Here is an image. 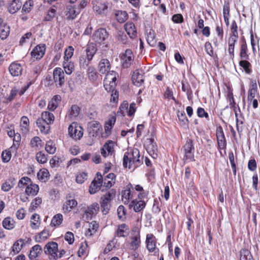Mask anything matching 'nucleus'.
<instances>
[{"label": "nucleus", "mask_w": 260, "mask_h": 260, "mask_svg": "<svg viewBox=\"0 0 260 260\" xmlns=\"http://www.w3.org/2000/svg\"><path fill=\"white\" fill-rule=\"evenodd\" d=\"M40 216L38 214L35 213L34 214L31 218H30V227L32 229H37L39 228L40 221Z\"/></svg>", "instance_id": "8fccbe9b"}, {"label": "nucleus", "mask_w": 260, "mask_h": 260, "mask_svg": "<svg viewBox=\"0 0 260 260\" xmlns=\"http://www.w3.org/2000/svg\"><path fill=\"white\" fill-rule=\"evenodd\" d=\"M140 152L138 149H130L125 152L123 157V166L126 168H136L142 163L140 159Z\"/></svg>", "instance_id": "7ed1b4c3"}, {"label": "nucleus", "mask_w": 260, "mask_h": 260, "mask_svg": "<svg viewBox=\"0 0 260 260\" xmlns=\"http://www.w3.org/2000/svg\"><path fill=\"white\" fill-rule=\"evenodd\" d=\"M46 51V45L44 44H40L37 45L31 51L30 54L32 58L37 60L41 59L44 56Z\"/></svg>", "instance_id": "6ab92c4d"}, {"label": "nucleus", "mask_w": 260, "mask_h": 260, "mask_svg": "<svg viewBox=\"0 0 260 260\" xmlns=\"http://www.w3.org/2000/svg\"><path fill=\"white\" fill-rule=\"evenodd\" d=\"M216 137L217 144L220 149H223L226 147V140L222 127L219 126L217 128Z\"/></svg>", "instance_id": "b1692460"}, {"label": "nucleus", "mask_w": 260, "mask_h": 260, "mask_svg": "<svg viewBox=\"0 0 260 260\" xmlns=\"http://www.w3.org/2000/svg\"><path fill=\"white\" fill-rule=\"evenodd\" d=\"M99 205L95 203L88 207L85 212V215L87 219H91L93 215H95L99 210Z\"/></svg>", "instance_id": "c756f323"}, {"label": "nucleus", "mask_w": 260, "mask_h": 260, "mask_svg": "<svg viewBox=\"0 0 260 260\" xmlns=\"http://www.w3.org/2000/svg\"><path fill=\"white\" fill-rule=\"evenodd\" d=\"M80 13V9L71 4L67 5L64 9V14L67 19L74 20Z\"/></svg>", "instance_id": "4468645a"}, {"label": "nucleus", "mask_w": 260, "mask_h": 260, "mask_svg": "<svg viewBox=\"0 0 260 260\" xmlns=\"http://www.w3.org/2000/svg\"><path fill=\"white\" fill-rule=\"evenodd\" d=\"M99 173L96 174V177L91 182L89 186V192L90 194H94L100 190L103 184V177Z\"/></svg>", "instance_id": "dca6fc26"}, {"label": "nucleus", "mask_w": 260, "mask_h": 260, "mask_svg": "<svg viewBox=\"0 0 260 260\" xmlns=\"http://www.w3.org/2000/svg\"><path fill=\"white\" fill-rule=\"evenodd\" d=\"M30 145L31 147L36 149H41L43 147L42 141L40 137L36 136L30 141Z\"/></svg>", "instance_id": "09e8293b"}, {"label": "nucleus", "mask_w": 260, "mask_h": 260, "mask_svg": "<svg viewBox=\"0 0 260 260\" xmlns=\"http://www.w3.org/2000/svg\"><path fill=\"white\" fill-rule=\"evenodd\" d=\"M146 149L149 155L153 158L157 156V146L153 139H150L147 140Z\"/></svg>", "instance_id": "4be33fe9"}, {"label": "nucleus", "mask_w": 260, "mask_h": 260, "mask_svg": "<svg viewBox=\"0 0 260 260\" xmlns=\"http://www.w3.org/2000/svg\"><path fill=\"white\" fill-rule=\"evenodd\" d=\"M21 129L23 134H27L29 131V120L27 117L23 116L20 120Z\"/></svg>", "instance_id": "37998d69"}, {"label": "nucleus", "mask_w": 260, "mask_h": 260, "mask_svg": "<svg viewBox=\"0 0 260 260\" xmlns=\"http://www.w3.org/2000/svg\"><path fill=\"white\" fill-rule=\"evenodd\" d=\"M61 98L59 95H55L53 96L49 102L48 109L50 111L55 110L58 106V103L61 101Z\"/></svg>", "instance_id": "e433bc0d"}, {"label": "nucleus", "mask_w": 260, "mask_h": 260, "mask_svg": "<svg viewBox=\"0 0 260 260\" xmlns=\"http://www.w3.org/2000/svg\"><path fill=\"white\" fill-rule=\"evenodd\" d=\"M77 202L75 199L67 200L63 206V212L65 213L70 212L77 206Z\"/></svg>", "instance_id": "f704fd0d"}, {"label": "nucleus", "mask_w": 260, "mask_h": 260, "mask_svg": "<svg viewBox=\"0 0 260 260\" xmlns=\"http://www.w3.org/2000/svg\"><path fill=\"white\" fill-rule=\"evenodd\" d=\"M99 228L98 223L95 221H92L89 224V228L87 231L86 232L85 235L86 236L90 237L93 235L96 232Z\"/></svg>", "instance_id": "49530a36"}, {"label": "nucleus", "mask_w": 260, "mask_h": 260, "mask_svg": "<svg viewBox=\"0 0 260 260\" xmlns=\"http://www.w3.org/2000/svg\"><path fill=\"white\" fill-rule=\"evenodd\" d=\"M74 52V48L72 46H68L64 50L63 60H70Z\"/></svg>", "instance_id": "052dcab7"}, {"label": "nucleus", "mask_w": 260, "mask_h": 260, "mask_svg": "<svg viewBox=\"0 0 260 260\" xmlns=\"http://www.w3.org/2000/svg\"><path fill=\"white\" fill-rule=\"evenodd\" d=\"M129 232L128 226L125 223L118 225L115 232V237L125 238L127 236Z\"/></svg>", "instance_id": "bb28decb"}, {"label": "nucleus", "mask_w": 260, "mask_h": 260, "mask_svg": "<svg viewBox=\"0 0 260 260\" xmlns=\"http://www.w3.org/2000/svg\"><path fill=\"white\" fill-rule=\"evenodd\" d=\"M42 250L40 245L37 244L34 246L30 249L28 257L30 259L36 258L40 254Z\"/></svg>", "instance_id": "a19ab883"}, {"label": "nucleus", "mask_w": 260, "mask_h": 260, "mask_svg": "<svg viewBox=\"0 0 260 260\" xmlns=\"http://www.w3.org/2000/svg\"><path fill=\"white\" fill-rule=\"evenodd\" d=\"M63 216L61 213L55 215L52 218L50 225L51 227L59 226L63 221Z\"/></svg>", "instance_id": "c03bdc74"}, {"label": "nucleus", "mask_w": 260, "mask_h": 260, "mask_svg": "<svg viewBox=\"0 0 260 260\" xmlns=\"http://www.w3.org/2000/svg\"><path fill=\"white\" fill-rule=\"evenodd\" d=\"M130 246L132 250H137L140 246V232L139 230H133L131 236Z\"/></svg>", "instance_id": "a211bd4d"}, {"label": "nucleus", "mask_w": 260, "mask_h": 260, "mask_svg": "<svg viewBox=\"0 0 260 260\" xmlns=\"http://www.w3.org/2000/svg\"><path fill=\"white\" fill-rule=\"evenodd\" d=\"M39 190V187L36 184L30 183L26 187L25 193L28 196H34L36 195Z\"/></svg>", "instance_id": "79ce46f5"}, {"label": "nucleus", "mask_w": 260, "mask_h": 260, "mask_svg": "<svg viewBox=\"0 0 260 260\" xmlns=\"http://www.w3.org/2000/svg\"><path fill=\"white\" fill-rule=\"evenodd\" d=\"M36 159L39 163L45 164L47 161V156L43 151H39L36 155Z\"/></svg>", "instance_id": "69168bd1"}, {"label": "nucleus", "mask_w": 260, "mask_h": 260, "mask_svg": "<svg viewBox=\"0 0 260 260\" xmlns=\"http://www.w3.org/2000/svg\"><path fill=\"white\" fill-rule=\"evenodd\" d=\"M178 117L180 124L184 127L187 126L189 121L187 118L184 112L179 113L178 114Z\"/></svg>", "instance_id": "774afa93"}, {"label": "nucleus", "mask_w": 260, "mask_h": 260, "mask_svg": "<svg viewBox=\"0 0 260 260\" xmlns=\"http://www.w3.org/2000/svg\"><path fill=\"white\" fill-rule=\"evenodd\" d=\"M38 120H43L45 122L51 124L54 120V116L52 113L44 111L41 114V118H38Z\"/></svg>", "instance_id": "ea45409f"}, {"label": "nucleus", "mask_w": 260, "mask_h": 260, "mask_svg": "<svg viewBox=\"0 0 260 260\" xmlns=\"http://www.w3.org/2000/svg\"><path fill=\"white\" fill-rule=\"evenodd\" d=\"M44 252L48 254L50 259L56 260L61 257V253L58 254V244L54 242H48L44 247Z\"/></svg>", "instance_id": "0eeeda50"}, {"label": "nucleus", "mask_w": 260, "mask_h": 260, "mask_svg": "<svg viewBox=\"0 0 260 260\" xmlns=\"http://www.w3.org/2000/svg\"><path fill=\"white\" fill-rule=\"evenodd\" d=\"M116 191L111 189L101 197L100 199V205L101 210L103 214H107L111 207V201L115 197Z\"/></svg>", "instance_id": "20e7f679"}, {"label": "nucleus", "mask_w": 260, "mask_h": 260, "mask_svg": "<svg viewBox=\"0 0 260 260\" xmlns=\"http://www.w3.org/2000/svg\"><path fill=\"white\" fill-rule=\"evenodd\" d=\"M10 34V27L5 24L0 27V38L2 40L6 39Z\"/></svg>", "instance_id": "4d7b16f0"}, {"label": "nucleus", "mask_w": 260, "mask_h": 260, "mask_svg": "<svg viewBox=\"0 0 260 260\" xmlns=\"http://www.w3.org/2000/svg\"><path fill=\"white\" fill-rule=\"evenodd\" d=\"M129 206L133 207L134 210L136 212H139L142 211L146 206V202L144 200H133Z\"/></svg>", "instance_id": "cd10ccee"}, {"label": "nucleus", "mask_w": 260, "mask_h": 260, "mask_svg": "<svg viewBox=\"0 0 260 260\" xmlns=\"http://www.w3.org/2000/svg\"><path fill=\"white\" fill-rule=\"evenodd\" d=\"M87 173L84 171H79L76 174V181L77 183L82 184L87 180Z\"/></svg>", "instance_id": "5fc2aeb1"}, {"label": "nucleus", "mask_w": 260, "mask_h": 260, "mask_svg": "<svg viewBox=\"0 0 260 260\" xmlns=\"http://www.w3.org/2000/svg\"><path fill=\"white\" fill-rule=\"evenodd\" d=\"M45 150L49 154H53L56 151V147L54 143L51 141L49 140L47 141L45 146Z\"/></svg>", "instance_id": "680f3d73"}, {"label": "nucleus", "mask_w": 260, "mask_h": 260, "mask_svg": "<svg viewBox=\"0 0 260 260\" xmlns=\"http://www.w3.org/2000/svg\"><path fill=\"white\" fill-rule=\"evenodd\" d=\"M239 56L241 59H249L248 49L244 37L241 38L240 41Z\"/></svg>", "instance_id": "412c9836"}, {"label": "nucleus", "mask_w": 260, "mask_h": 260, "mask_svg": "<svg viewBox=\"0 0 260 260\" xmlns=\"http://www.w3.org/2000/svg\"><path fill=\"white\" fill-rule=\"evenodd\" d=\"M132 81L134 84L137 86H140L144 82V73L142 70H135L132 75Z\"/></svg>", "instance_id": "393cba45"}, {"label": "nucleus", "mask_w": 260, "mask_h": 260, "mask_svg": "<svg viewBox=\"0 0 260 260\" xmlns=\"http://www.w3.org/2000/svg\"><path fill=\"white\" fill-rule=\"evenodd\" d=\"M87 73L89 79L91 81H94L98 78L96 71L92 66H89L87 68Z\"/></svg>", "instance_id": "603ef678"}, {"label": "nucleus", "mask_w": 260, "mask_h": 260, "mask_svg": "<svg viewBox=\"0 0 260 260\" xmlns=\"http://www.w3.org/2000/svg\"><path fill=\"white\" fill-rule=\"evenodd\" d=\"M99 72L102 74H106V75L112 71L111 69V64L108 59L106 58L102 59L99 63Z\"/></svg>", "instance_id": "a878e982"}, {"label": "nucleus", "mask_w": 260, "mask_h": 260, "mask_svg": "<svg viewBox=\"0 0 260 260\" xmlns=\"http://www.w3.org/2000/svg\"><path fill=\"white\" fill-rule=\"evenodd\" d=\"M240 260H252V255L250 251L246 249H242L240 252Z\"/></svg>", "instance_id": "bf43d9fd"}, {"label": "nucleus", "mask_w": 260, "mask_h": 260, "mask_svg": "<svg viewBox=\"0 0 260 260\" xmlns=\"http://www.w3.org/2000/svg\"><path fill=\"white\" fill-rule=\"evenodd\" d=\"M228 98L229 101V105L231 108H232L235 114L236 121V128L238 133L240 132L238 124H243L244 122V116H243L240 108L238 105H236L235 102L234 98L232 93L228 94Z\"/></svg>", "instance_id": "39448f33"}, {"label": "nucleus", "mask_w": 260, "mask_h": 260, "mask_svg": "<svg viewBox=\"0 0 260 260\" xmlns=\"http://www.w3.org/2000/svg\"><path fill=\"white\" fill-rule=\"evenodd\" d=\"M9 70L13 76H18L22 73V67L20 63L13 62L10 64Z\"/></svg>", "instance_id": "473e14b6"}, {"label": "nucleus", "mask_w": 260, "mask_h": 260, "mask_svg": "<svg viewBox=\"0 0 260 260\" xmlns=\"http://www.w3.org/2000/svg\"><path fill=\"white\" fill-rule=\"evenodd\" d=\"M62 67L67 75H71L75 70L74 62L71 60H63Z\"/></svg>", "instance_id": "4c0bfd02"}, {"label": "nucleus", "mask_w": 260, "mask_h": 260, "mask_svg": "<svg viewBox=\"0 0 260 260\" xmlns=\"http://www.w3.org/2000/svg\"><path fill=\"white\" fill-rule=\"evenodd\" d=\"M109 34L106 29L100 28L93 34L92 39L98 44H104L105 41L108 38Z\"/></svg>", "instance_id": "9d476101"}, {"label": "nucleus", "mask_w": 260, "mask_h": 260, "mask_svg": "<svg viewBox=\"0 0 260 260\" xmlns=\"http://www.w3.org/2000/svg\"><path fill=\"white\" fill-rule=\"evenodd\" d=\"M42 198L40 197H37L34 199L31 204L29 208V211L32 212L35 211L42 203Z\"/></svg>", "instance_id": "0e129e2a"}, {"label": "nucleus", "mask_w": 260, "mask_h": 260, "mask_svg": "<svg viewBox=\"0 0 260 260\" xmlns=\"http://www.w3.org/2000/svg\"><path fill=\"white\" fill-rule=\"evenodd\" d=\"M30 241L31 239L27 237H25L24 239L20 238L18 239L13 244L11 252H13V254L18 253L22 248L26 244H29Z\"/></svg>", "instance_id": "f3484780"}, {"label": "nucleus", "mask_w": 260, "mask_h": 260, "mask_svg": "<svg viewBox=\"0 0 260 260\" xmlns=\"http://www.w3.org/2000/svg\"><path fill=\"white\" fill-rule=\"evenodd\" d=\"M53 80L56 86L61 87L65 83L64 73L61 68H55L53 72Z\"/></svg>", "instance_id": "ddd939ff"}, {"label": "nucleus", "mask_w": 260, "mask_h": 260, "mask_svg": "<svg viewBox=\"0 0 260 260\" xmlns=\"http://www.w3.org/2000/svg\"><path fill=\"white\" fill-rule=\"evenodd\" d=\"M56 7L52 6L50 7L47 11L44 16V21H51L55 17L56 14Z\"/></svg>", "instance_id": "58836bf2"}, {"label": "nucleus", "mask_w": 260, "mask_h": 260, "mask_svg": "<svg viewBox=\"0 0 260 260\" xmlns=\"http://www.w3.org/2000/svg\"><path fill=\"white\" fill-rule=\"evenodd\" d=\"M50 232L48 230L44 229L36 237V241L37 242L44 241L50 237Z\"/></svg>", "instance_id": "de8ad7c7"}, {"label": "nucleus", "mask_w": 260, "mask_h": 260, "mask_svg": "<svg viewBox=\"0 0 260 260\" xmlns=\"http://www.w3.org/2000/svg\"><path fill=\"white\" fill-rule=\"evenodd\" d=\"M124 28L127 35L132 39L136 37L137 31L135 24L132 22H127L124 25Z\"/></svg>", "instance_id": "c85d7f7f"}, {"label": "nucleus", "mask_w": 260, "mask_h": 260, "mask_svg": "<svg viewBox=\"0 0 260 260\" xmlns=\"http://www.w3.org/2000/svg\"><path fill=\"white\" fill-rule=\"evenodd\" d=\"M147 41L148 43L152 46L155 45L156 43L155 35L154 31L152 29H149L146 31Z\"/></svg>", "instance_id": "a18cd8bd"}, {"label": "nucleus", "mask_w": 260, "mask_h": 260, "mask_svg": "<svg viewBox=\"0 0 260 260\" xmlns=\"http://www.w3.org/2000/svg\"><path fill=\"white\" fill-rule=\"evenodd\" d=\"M98 51L96 45L93 43H88L78 58L79 65L81 69H86L89 64Z\"/></svg>", "instance_id": "f03ea898"}, {"label": "nucleus", "mask_w": 260, "mask_h": 260, "mask_svg": "<svg viewBox=\"0 0 260 260\" xmlns=\"http://www.w3.org/2000/svg\"><path fill=\"white\" fill-rule=\"evenodd\" d=\"M156 239L152 234L146 235V248L149 252H154V255L158 254L159 249L156 247Z\"/></svg>", "instance_id": "f8f14e48"}, {"label": "nucleus", "mask_w": 260, "mask_h": 260, "mask_svg": "<svg viewBox=\"0 0 260 260\" xmlns=\"http://www.w3.org/2000/svg\"><path fill=\"white\" fill-rule=\"evenodd\" d=\"M120 62L123 68H129L134 59V55L131 49H126L120 56Z\"/></svg>", "instance_id": "1a4fd4ad"}, {"label": "nucleus", "mask_w": 260, "mask_h": 260, "mask_svg": "<svg viewBox=\"0 0 260 260\" xmlns=\"http://www.w3.org/2000/svg\"><path fill=\"white\" fill-rule=\"evenodd\" d=\"M116 118L115 116H112L109 117L108 120L105 122L104 125V129L106 134L107 136L111 134L112 129L116 122Z\"/></svg>", "instance_id": "7c9ffc66"}, {"label": "nucleus", "mask_w": 260, "mask_h": 260, "mask_svg": "<svg viewBox=\"0 0 260 260\" xmlns=\"http://www.w3.org/2000/svg\"><path fill=\"white\" fill-rule=\"evenodd\" d=\"M249 59H241L239 62V66L242 67L247 74H250L251 72L250 69L251 64L248 61Z\"/></svg>", "instance_id": "13d9d810"}, {"label": "nucleus", "mask_w": 260, "mask_h": 260, "mask_svg": "<svg viewBox=\"0 0 260 260\" xmlns=\"http://www.w3.org/2000/svg\"><path fill=\"white\" fill-rule=\"evenodd\" d=\"M49 177V173L47 169H43L39 171L37 174V177L40 181L46 182Z\"/></svg>", "instance_id": "3c124183"}, {"label": "nucleus", "mask_w": 260, "mask_h": 260, "mask_svg": "<svg viewBox=\"0 0 260 260\" xmlns=\"http://www.w3.org/2000/svg\"><path fill=\"white\" fill-rule=\"evenodd\" d=\"M117 213L118 219L123 221L126 218V210L122 205H120L117 209Z\"/></svg>", "instance_id": "864d4df0"}, {"label": "nucleus", "mask_w": 260, "mask_h": 260, "mask_svg": "<svg viewBox=\"0 0 260 260\" xmlns=\"http://www.w3.org/2000/svg\"><path fill=\"white\" fill-rule=\"evenodd\" d=\"M42 70L41 66L38 64L34 67L28 74L27 81L30 82L31 84H33L36 82L38 75L40 74Z\"/></svg>", "instance_id": "5701e85b"}, {"label": "nucleus", "mask_w": 260, "mask_h": 260, "mask_svg": "<svg viewBox=\"0 0 260 260\" xmlns=\"http://www.w3.org/2000/svg\"><path fill=\"white\" fill-rule=\"evenodd\" d=\"M257 86L255 80H252L250 85V87L248 91V102L255 98L257 94Z\"/></svg>", "instance_id": "72a5a7b5"}, {"label": "nucleus", "mask_w": 260, "mask_h": 260, "mask_svg": "<svg viewBox=\"0 0 260 260\" xmlns=\"http://www.w3.org/2000/svg\"><path fill=\"white\" fill-rule=\"evenodd\" d=\"M184 162L193 161L194 159V147L192 140L188 139L182 149Z\"/></svg>", "instance_id": "423d86ee"}, {"label": "nucleus", "mask_w": 260, "mask_h": 260, "mask_svg": "<svg viewBox=\"0 0 260 260\" xmlns=\"http://www.w3.org/2000/svg\"><path fill=\"white\" fill-rule=\"evenodd\" d=\"M128 104L127 102L124 101L120 106L117 113L122 116H125L127 114Z\"/></svg>", "instance_id": "e2e57ef3"}, {"label": "nucleus", "mask_w": 260, "mask_h": 260, "mask_svg": "<svg viewBox=\"0 0 260 260\" xmlns=\"http://www.w3.org/2000/svg\"><path fill=\"white\" fill-rule=\"evenodd\" d=\"M22 3L19 0H12L8 7V11L11 14H14L20 10Z\"/></svg>", "instance_id": "2f4dec72"}, {"label": "nucleus", "mask_w": 260, "mask_h": 260, "mask_svg": "<svg viewBox=\"0 0 260 260\" xmlns=\"http://www.w3.org/2000/svg\"><path fill=\"white\" fill-rule=\"evenodd\" d=\"M114 151V142L112 140H108L101 149V153L104 157L112 156Z\"/></svg>", "instance_id": "2eb2a0df"}, {"label": "nucleus", "mask_w": 260, "mask_h": 260, "mask_svg": "<svg viewBox=\"0 0 260 260\" xmlns=\"http://www.w3.org/2000/svg\"><path fill=\"white\" fill-rule=\"evenodd\" d=\"M34 6V2L32 0L26 1L22 6V12L25 13H29Z\"/></svg>", "instance_id": "338daca9"}, {"label": "nucleus", "mask_w": 260, "mask_h": 260, "mask_svg": "<svg viewBox=\"0 0 260 260\" xmlns=\"http://www.w3.org/2000/svg\"><path fill=\"white\" fill-rule=\"evenodd\" d=\"M36 124L40 132L44 134H47L50 131V124L48 123L43 121V120H37Z\"/></svg>", "instance_id": "c9c22d12"}, {"label": "nucleus", "mask_w": 260, "mask_h": 260, "mask_svg": "<svg viewBox=\"0 0 260 260\" xmlns=\"http://www.w3.org/2000/svg\"><path fill=\"white\" fill-rule=\"evenodd\" d=\"M68 133L73 139L79 140L83 137V128L77 123L73 122L68 127Z\"/></svg>", "instance_id": "6e6552de"}, {"label": "nucleus", "mask_w": 260, "mask_h": 260, "mask_svg": "<svg viewBox=\"0 0 260 260\" xmlns=\"http://www.w3.org/2000/svg\"><path fill=\"white\" fill-rule=\"evenodd\" d=\"M118 76V75L116 72L112 71L111 72L106 75L104 80V86L105 90L108 92H111L110 102L114 104H117L119 98V92L115 90Z\"/></svg>", "instance_id": "f257e3e1"}, {"label": "nucleus", "mask_w": 260, "mask_h": 260, "mask_svg": "<svg viewBox=\"0 0 260 260\" xmlns=\"http://www.w3.org/2000/svg\"><path fill=\"white\" fill-rule=\"evenodd\" d=\"M134 186L131 183L125 186L121 192L122 201L124 204H127L132 200L135 194Z\"/></svg>", "instance_id": "9b49d317"}, {"label": "nucleus", "mask_w": 260, "mask_h": 260, "mask_svg": "<svg viewBox=\"0 0 260 260\" xmlns=\"http://www.w3.org/2000/svg\"><path fill=\"white\" fill-rule=\"evenodd\" d=\"M93 9L98 14L104 13L108 9V3L105 0H94L92 2Z\"/></svg>", "instance_id": "aec40b11"}, {"label": "nucleus", "mask_w": 260, "mask_h": 260, "mask_svg": "<svg viewBox=\"0 0 260 260\" xmlns=\"http://www.w3.org/2000/svg\"><path fill=\"white\" fill-rule=\"evenodd\" d=\"M117 20L119 23L124 22L128 18V15L126 11H118L115 14Z\"/></svg>", "instance_id": "6e6d98bb"}]
</instances>
